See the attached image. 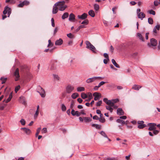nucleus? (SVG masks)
<instances>
[{
    "label": "nucleus",
    "mask_w": 160,
    "mask_h": 160,
    "mask_svg": "<svg viewBox=\"0 0 160 160\" xmlns=\"http://www.w3.org/2000/svg\"><path fill=\"white\" fill-rule=\"evenodd\" d=\"M94 8L95 11H98L99 8V6L97 4H95L94 5Z\"/></svg>",
    "instance_id": "nucleus-32"
},
{
    "label": "nucleus",
    "mask_w": 160,
    "mask_h": 160,
    "mask_svg": "<svg viewBox=\"0 0 160 160\" xmlns=\"http://www.w3.org/2000/svg\"><path fill=\"white\" fill-rule=\"evenodd\" d=\"M89 15L92 17L95 16V14L94 11L93 10H90L88 12Z\"/></svg>",
    "instance_id": "nucleus-22"
},
{
    "label": "nucleus",
    "mask_w": 160,
    "mask_h": 160,
    "mask_svg": "<svg viewBox=\"0 0 160 160\" xmlns=\"http://www.w3.org/2000/svg\"><path fill=\"white\" fill-rule=\"evenodd\" d=\"M142 87V86L137 84H134L132 86V89L138 91Z\"/></svg>",
    "instance_id": "nucleus-16"
},
{
    "label": "nucleus",
    "mask_w": 160,
    "mask_h": 160,
    "mask_svg": "<svg viewBox=\"0 0 160 160\" xmlns=\"http://www.w3.org/2000/svg\"><path fill=\"white\" fill-rule=\"evenodd\" d=\"M140 9L138 8L137 9V13L138 17L139 18H140L141 20H142L145 17V15L143 12H140Z\"/></svg>",
    "instance_id": "nucleus-5"
},
{
    "label": "nucleus",
    "mask_w": 160,
    "mask_h": 160,
    "mask_svg": "<svg viewBox=\"0 0 160 160\" xmlns=\"http://www.w3.org/2000/svg\"><path fill=\"white\" fill-rule=\"evenodd\" d=\"M105 83V82H103V81H102L98 85V87H101L102 85H103Z\"/></svg>",
    "instance_id": "nucleus-57"
},
{
    "label": "nucleus",
    "mask_w": 160,
    "mask_h": 160,
    "mask_svg": "<svg viewBox=\"0 0 160 160\" xmlns=\"http://www.w3.org/2000/svg\"><path fill=\"white\" fill-rule=\"evenodd\" d=\"M7 79V78H4L3 77H1L0 78V80L2 81V83L3 84L6 81Z\"/></svg>",
    "instance_id": "nucleus-41"
},
{
    "label": "nucleus",
    "mask_w": 160,
    "mask_h": 160,
    "mask_svg": "<svg viewBox=\"0 0 160 160\" xmlns=\"http://www.w3.org/2000/svg\"><path fill=\"white\" fill-rule=\"evenodd\" d=\"M109 60H108L107 59H104L103 60V62L105 64H107L108 63V61Z\"/></svg>",
    "instance_id": "nucleus-64"
},
{
    "label": "nucleus",
    "mask_w": 160,
    "mask_h": 160,
    "mask_svg": "<svg viewBox=\"0 0 160 160\" xmlns=\"http://www.w3.org/2000/svg\"><path fill=\"white\" fill-rule=\"evenodd\" d=\"M71 113L73 116L79 117L80 116V112L78 111H75L73 109L72 110Z\"/></svg>",
    "instance_id": "nucleus-13"
},
{
    "label": "nucleus",
    "mask_w": 160,
    "mask_h": 160,
    "mask_svg": "<svg viewBox=\"0 0 160 160\" xmlns=\"http://www.w3.org/2000/svg\"><path fill=\"white\" fill-rule=\"evenodd\" d=\"M98 120L101 122L102 123H104L105 122V119L104 117L99 118Z\"/></svg>",
    "instance_id": "nucleus-39"
},
{
    "label": "nucleus",
    "mask_w": 160,
    "mask_h": 160,
    "mask_svg": "<svg viewBox=\"0 0 160 160\" xmlns=\"http://www.w3.org/2000/svg\"><path fill=\"white\" fill-rule=\"evenodd\" d=\"M12 9L9 8L8 6L5 7L4 8V10L3 11V14L4 15L2 16V19L4 20L5 18H7V16L5 15L7 13L8 15V17H9L10 14L11 13Z\"/></svg>",
    "instance_id": "nucleus-2"
},
{
    "label": "nucleus",
    "mask_w": 160,
    "mask_h": 160,
    "mask_svg": "<svg viewBox=\"0 0 160 160\" xmlns=\"http://www.w3.org/2000/svg\"><path fill=\"white\" fill-rule=\"evenodd\" d=\"M12 92L9 94V97L7 99V100H4L3 101V102H5L6 103H7L9 102L12 98Z\"/></svg>",
    "instance_id": "nucleus-20"
},
{
    "label": "nucleus",
    "mask_w": 160,
    "mask_h": 160,
    "mask_svg": "<svg viewBox=\"0 0 160 160\" xmlns=\"http://www.w3.org/2000/svg\"><path fill=\"white\" fill-rule=\"evenodd\" d=\"M19 102L24 105H25L26 102L25 98L22 96L20 97V98Z\"/></svg>",
    "instance_id": "nucleus-18"
},
{
    "label": "nucleus",
    "mask_w": 160,
    "mask_h": 160,
    "mask_svg": "<svg viewBox=\"0 0 160 160\" xmlns=\"http://www.w3.org/2000/svg\"><path fill=\"white\" fill-rule=\"evenodd\" d=\"M51 23H52V26L53 27H55V23L54 22V19L53 18H51Z\"/></svg>",
    "instance_id": "nucleus-51"
},
{
    "label": "nucleus",
    "mask_w": 160,
    "mask_h": 160,
    "mask_svg": "<svg viewBox=\"0 0 160 160\" xmlns=\"http://www.w3.org/2000/svg\"><path fill=\"white\" fill-rule=\"evenodd\" d=\"M20 85H18V86H17L15 87V91L16 93L20 89Z\"/></svg>",
    "instance_id": "nucleus-50"
},
{
    "label": "nucleus",
    "mask_w": 160,
    "mask_h": 160,
    "mask_svg": "<svg viewBox=\"0 0 160 160\" xmlns=\"http://www.w3.org/2000/svg\"><path fill=\"white\" fill-rule=\"evenodd\" d=\"M61 108L63 112H65L66 111V107L64 104H61Z\"/></svg>",
    "instance_id": "nucleus-29"
},
{
    "label": "nucleus",
    "mask_w": 160,
    "mask_h": 160,
    "mask_svg": "<svg viewBox=\"0 0 160 160\" xmlns=\"http://www.w3.org/2000/svg\"><path fill=\"white\" fill-rule=\"evenodd\" d=\"M148 22L149 24H152L153 23V20L152 18H148Z\"/></svg>",
    "instance_id": "nucleus-38"
},
{
    "label": "nucleus",
    "mask_w": 160,
    "mask_h": 160,
    "mask_svg": "<svg viewBox=\"0 0 160 160\" xmlns=\"http://www.w3.org/2000/svg\"><path fill=\"white\" fill-rule=\"evenodd\" d=\"M103 56L106 59H107L108 60H109V56L107 53H104L103 54Z\"/></svg>",
    "instance_id": "nucleus-55"
},
{
    "label": "nucleus",
    "mask_w": 160,
    "mask_h": 160,
    "mask_svg": "<svg viewBox=\"0 0 160 160\" xmlns=\"http://www.w3.org/2000/svg\"><path fill=\"white\" fill-rule=\"evenodd\" d=\"M100 133L104 137L106 138H108L107 136V135L106 134L105 132H104V131H102L100 132Z\"/></svg>",
    "instance_id": "nucleus-36"
},
{
    "label": "nucleus",
    "mask_w": 160,
    "mask_h": 160,
    "mask_svg": "<svg viewBox=\"0 0 160 160\" xmlns=\"http://www.w3.org/2000/svg\"><path fill=\"white\" fill-rule=\"evenodd\" d=\"M41 130V128H38L37 130V132L36 133L35 135L37 137L38 135L39 134L40 130Z\"/></svg>",
    "instance_id": "nucleus-47"
},
{
    "label": "nucleus",
    "mask_w": 160,
    "mask_h": 160,
    "mask_svg": "<svg viewBox=\"0 0 160 160\" xmlns=\"http://www.w3.org/2000/svg\"><path fill=\"white\" fill-rule=\"evenodd\" d=\"M112 62L113 64L117 68H120L119 65L116 62L115 60L114 59H112Z\"/></svg>",
    "instance_id": "nucleus-23"
},
{
    "label": "nucleus",
    "mask_w": 160,
    "mask_h": 160,
    "mask_svg": "<svg viewBox=\"0 0 160 160\" xmlns=\"http://www.w3.org/2000/svg\"><path fill=\"white\" fill-rule=\"evenodd\" d=\"M53 77L54 78L57 80H60V78L59 77V76L57 75H53Z\"/></svg>",
    "instance_id": "nucleus-46"
},
{
    "label": "nucleus",
    "mask_w": 160,
    "mask_h": 160,
    "mask_svg": "<svg viewBox=\"0 0 160 160\" xmlns=\"http://www.w3.org/2000/svg\"><path fill=\"white\" fill-rule=\"evenodd\" d=\"M58 27H56L54 29V34L55 35L56 33L58 31Z\"/></svg>",
    "instance_id": "nucleus-63"
},
{
    "label": "nucleus",
    "mask_w": 160,
    "mask_h": 160,
    "mask_svg": "<svg viewBox=\"0 0 160 160\" xmlns=\"http://www.w3.org/2000/svg\"><path fill=\"white\" fill-rule=\"evenodd\" d=\"M68 15L69 14L68 12H65L62 16V19H64L67 18L68 17Z\"/></svg>",
    "instance_id": "nucleus-24"
},
{
    "label": "nucleus",
    "mask_w": 160,
    "mask_h": 160,
    "mask_svg": "<svg viewBox=\"0 0 160 160\" xmlns=\"http://www.w3.org/2000/svg\"><path fill=\"white\" fill-rule=\"evenodd\" d=\"M159 3V2L157 0H155L154 2V4L156 6H158Z\"/></svg>",
    "instance_id": "nucleus-56"
},
{
    "label": "nucleus",
    "mask_w": 160,
    "mask_h": 160,
    "mask_svg": "<svg viewBox=\"0 0 160 160\" xmlns=\"http://www.w3.org/2000/svg\"><path fill=\"white\" fill-rule=\"evenodd\" d=\"M112 102L114 104L118 102L119 101V100L118 99H115L112 100Z\"/></svg>",
    "instance_id": "nucleus-58"
},
{
    "label": "nucleus",
    "mask_w": 160,
    "mask_h": 160,
    "mask_svg": "<svg viewBox=\"0 0 160 160\" xmlns=\"http://www.w3.org/2000/svg\"><path fill=\"white\" fill-rule=\"evenodd\" d=\"M91 121V119L89 117H84L82 118L81 117V122H83L84 121L86 122H90Z\"/></svg>",
    "instance_id": "nucleus-14"
},
{
    "label": "nucleus",
    "mask_w": 160,
    "mask_h": 160,
    "mask_svg": "<svg viewBox=\"0 0 160 160\" xmlns=\"http://www.w3.org/2000/svg\"><path fill=\"white\" fill-rule=\"evenodd\" d=\"M150 43H148V47H150L151 46H156L157 44V41L154 38H152L150 39Z\"/></svg>",
    "instance_id": "nucleus-6"
},
{
    "label": "nucleus",
    "mask_w": 160,
    "mask_h": 160,
    "mask_svg": "<svg viewBox=\"0 0 160 160\" xmlns=\"http://www.w3.org/2000/svg\"><path fill=\"white\" fill-rule=\"evenodd\" d=\"M38 90L37 92L39 93L42 97L44 98L45 96V92L44 90L40 86H38Z\"/></svg>",
    "instance_id": "nucleus-4"
},
{
    "label": "nucleus",
    "mask_w": 160,
    "mask_h": 160,
    "mask_svg": "<svg viewBox=\"0 0 160 160\" xmlns=\"http://www.w3.org/2000/svg\"><path fill=\"white\" fill-rule=\"evenodd\" d=\"M144 123V122L143 121H138V123L139 124V125L142 124Z\"/></svg>",
    "instance_id": "nucleus-62"
},
{
    "label": "nucleus",
    "mask_w": 160,
    "mask_h": 160,
    "mask_svg": "<svg viewBox=\"0 0 160 160\" xmlns=\"http://www.w3.org/2000/svg\"><path fill=\"white\" fill-rule=\"evenodd\" d=\"M147 125L145 124H141V125H139L138 127V128H140V129H142V128H144V127H146Z\"/></svg>",
    "instance_id": "nucleus-37"
},
{
    "label": "nucleus",
    "mask_w": 160,
    "mask_h": 160,
    "mask_svg": "<svg viewBox=\"0 0 160 160\" xmlns=\"http://www.w3.org/2000/svg\"><path fill=\"white\" fill-rule=\"evenodd\" d=\"M24 132L26 133L27 134H29L31 132V131L30 129L28 128H26V129L24 130Z\"/></svg>",
    "instance_id": "nucleus-35"
},
{
    "label": "nucleus",
    "mask_w": 160,
    "mask_h": 160,
    "mask_svg": "<svg viewBox=\"0 0 160 160\" xmlns=\"http://www.w3.org/2000/svg\"><path fill=\"white\" fill-rule=\"evenodd\" d=\"M74 88L73 86L68 85L66 87V92L68 93H71L74 90Z\"/></svg>",
    "instance_id": "nucleus-8"
},
{
    "label": "nucleus",
    "mask_w": 160,
    "mask_h": 160,
    "mask_svg": "<svg viewBox=\"0 0 160 160\" xmlns=\"http://www.w3.org/2000/svg\"><path fill=\"white\" fill-rule=\"evenodd\" d=\"M137 35L139 38L140 40H141L142 42L144 41V38L142 36L141 33H137Z\"/></svg>",
    "instance_id": "nucleus-21"
},
{
    "label": "nucleus",
    "mask_w": 160,
    "mask_h": 160,
    "mask_svg": "<svg viewBox=\"0 0 160 160\" xmlns=\"http://www.w3.org/2000/svg\"><path fill=\"white\" fill-rule=\"evenodd\" d=\"M63 42L61 38H60L59 39L57 40L56 41L55 44L56 45H61L62 44Z\"/></svg>",
    "instance_id": "nucleus-17"
},
{
    "label": "nucleus",
    "mask_w": 160,
    "mask_h": 160,
    "mask_svg": "<svg viewBox=\"0 0 160 160\" xmlns=\"http://www.w3.org/2000/svg\"><path fill=\"white\" fill-rule=\"evenodd\" d=\"M47 129L46 128H43L42 130V133H45L47 132Z\"/></svg>",
    "instance_id": "nucleus-48"
},
{
    "label": "nucleus",
    "mask_w": 160,
    "mask_h": 160,
    "mask_svg": "<svg viewBox=\"0 0 160 160\" xmlns=\"http://www.w3.org/2000/svg\"><path fill=\"white\" fill-rule=\"evenodd\" d=\"M19 69L17 68L14 73V75L16 77L15 79V81H17L18 80L19 78L20 77V75L19 72Z\"/></svg>",
    "instance_id": "nucleus-11"
},
{
    "label": "nucleus",
    "mask_w": 160,
    "mask_h": 160,
    "mask_svg": "<svg viewBox=\"0 0 160 160\" xmlns=\"http://www.w3.org/2000/svg\"><path fill=\"white\" fill-rule=\"evenodd\" d=\"M93 95L95 97L94 100L95 101L98 100L99 98L101 97V94L100 93L97 92H94L93 93Z\"/></svg>",
    "instance_id": "nucleus-12"
},
{
    "label": "nucleus",
    "mask_w": 160,
    "mask_h": 160,
    "mask_svg": "<svg viewBox=\"0 0 160 160\" xmlns=\"http://www.w3.org/2000/svg\"><path fill=\"white\" fill-rule=\"evenodd\" d=\"M20 3L18 4V6L19 8H22L24 5L23 2H20Z\"/></svg>",
    "instance_id": "nucleus-44"
},
{
    "label": "nucleus",
    "mask_w": 160,
    "mask_h": 160,
    "mask_svg": "<svg viewBox=\"0 0 160 160\" xmlns=\"http://www.w3.org/2000/svg\"><path fill=\"white\" fill-rule=\"evenodd\" d=\"M22 2L23 3L24 5L27 6L29 4V2L28 1L25 0Z\"/></svg>",
    "instance_id": "nucleus-49"
},
{
    "label": "nucleus",
    "mask_w": 160,
    "mask_h": 160,
    "mask_svg": "<svg viewBox=\"0 0 160 160\" xmlns=\"http://www.w3.org/2000/svg\"><path fill=\"white\" fill-rule=\"evenodd\" d=\"M67 37L70 39H73L74 38V36L71 33H69L67 34Z\"/></svg>",
    "instance_id": "nucleus-34"
},
{
    "label": "nucleus",
    "mask_w": 160,
    "mask_h": 160,
    "mask_svg": "<svg viewBox=\"0 0 160 160\" xmlns=\"http://www.w3.org/2000/svg\"><path fill=\"white\" fill-rule=\"evenodd\" d=\"M106 109L108 110H109L111 112H112L113 109L110 106H106Z\"/></svg>",
    "instance_id": "nucleus-31"
},
{
    "label": "nucleus",
    "mask_w": 160,
    "mask_h": 160,
    "mask_svg": "<svg viewBox=\"0 0 160 160\" xmlns=\"http://www.w3.org/2000/svg\"><path fill=\"white\" fill-rule=\"evenodd\" d=\"M92 126L93 127H95L96 128L99 129L101 128V126L97 124H93L92 125Z\"/></svg>",
    "instance_id": "nucleus-33"
},
{
    "label": "nucleus",
    "mask_w": 160,
    "mask_h": 160,
    "mask_svg": "<svg viewBox=\"0 0 160 160\" xmlns=\"http://www.w3.org/2000/svg\"><path fill=\"white\" fill-rule=\"evenodd\" d=\"M57 6H54L53 7L52 13L53 14L56 13L58 11V8L56 7Z\"/></svg>",
    "instance_id": "nucleus-25"
},
{
    "label": "nucleus",
    "mask_w": 160,
    "mask_h": 160,
    "mask_svg": "<svg viewBox=\"0 0 160 160\" xmlns=\"http://www.w3.org/2000/svg\"><path fill=\"white\" fill-rule=\"evenodd\" d=\"M148 125L149 126L148 129L149 131H152L156 128L155 126H157V125L155 123H148Z\"/></svg>",
    "instance_id": "nucleus-9"
},
{
    "label": "nucleus",
    "mask_w": 160,
    "mask_h": 160,
    "mask_svg": "<svg viewBox=\"0 0 160 160\" xmlns=\"http://www.w3.org/2000/svg\"><path fill=\"white\" fill-rule=\"evenodd\" d=\"M38 114H39V111L36 110V112L34 115V118H36L37 117Z\"/></svg>",
    "instance_id": "nucleus-53"
},
{
    "label": "nucleus",
    "mask_w": 160,
    "mask_h": 160,
    "mask_svg": "<svg viewBox=\"0 0 160 160\" xmlns=\"http://www.w3.org/2000/svg\"><path fill=\"white\" fill-rule=\"evenodd\" d=\"M117 114L121 116L124 114V112L121 108H118L117 109Z\"/></svg>",
    "instance_id": "nucleus-15"
},
{
    "label": "nucleus",
    "mask_w": 160,
    "mask_h": 160,
    "mask_svg": "<svg viewBox=\"0 0 160 160\" xmlns=\"http://www.w3.org/2000/svg\"><path fill=\"white\" fill-rule=\"evenodd\" d=\"M102 102L101 100L99 101L96 104V105L97 106H101V104H102Z\"/></svg>",
    "instance_id": "nucleus-52"
},
{
    "label": "nucleus",
    "mask_w": 160,
    "mask_h": 160,
    "mask_svg": "<svg viewBox=\"0 0 160 160\" xmlns=\"http://www.w3.org/2000/svg\"><path fill=\"white\" fill-rule=\"evenodd\" d=\"M149 13L151 14H152L153 15H155V12L152 10H151L148 11Z\"/></svg>",
    "instance_id": "nucleus-45"
},
{
    "label": "nucleus",
    "mask_w": 160,
    "mask_h": 160,
    "mask_svg": "<svg viewBox=\"0 0 160 160\" xmlns=\"http://www.w3.org/2000/svg\"><path fill=\"white\" fill-rule=\"evenodd\" d=\"M159 132V131L157 130H153V133L155 134V135H156L157 134H158Z\"/></svg>",
    "instance_id": "nucleus-60"
},
{
    "label": "nucleus",
    "mask_w": 160,
    "mask_h": 160,
    "mask_svg": "<svg viewBox=\"0 0 160 160\" xmlns=\"http://www.w3.org/2000/svg\"><path fill=\"white\" fill-rule=\"evenodd\" d=\"M56 68V65L55 63L52 64L51 65V69L52 70H54Z\"/></svg>",
    "instance_id": "nucleus-43"
},
{
    "label": "nucleus",
    "mask_w": 160,
    "mask_h": 160,
    "mask_svg": "<svg viewBox=\"0 0 160 160\" xmlns=\"http://www.w3.org/2000/svg\"><path fill=\"white\" fill-rule=\"evenodd\" d=\"M99 118L97 115H95L93 117V119L94 120H98Z\"/></svg>",
    "instance_id": "nucleus-61"
},
{
    "label": "nucleus",
    "mask_w": 160,
    "mask_h": 160,
    "mask_svg": "<svg viewBox=\"0 0 160 160\" xmlns=\"http://www.w3.org/2000/svg\"><path fill=\"white\" fill-rule=\"evenodd\" d=\"M49 45L50 46V47H52L53 45V44L51 42V40L49 39L48 41Z\"/></svg>",
    "instance_id": "nucleus-59"
},
{
    "label": "nucleus",
    "mask_w": 160,
    "mask_h": 160,
    "mask_svg": "<svg viewBox=\"0 0 160 160\" xmlns=\"http://www.w3.org/2000/svg\"><path fill=\"white\" fill-rule=\"evenodd\" d=\"M65 3L64 1L58 2L55 3L54 6H58L59 10L62 11L64 10L67 7V5L65 4Z\"/></svg>",
    "instance_id": "nucleus-1"
},
{
    "label": "nucleus",
    "mask_w": 160,
    "mask_h": 160,
    "mask_svg": "<svg viewBox=\"0 0 160 160\" xmlns=\"http://www.w3.org/2000/svg\"><path fill=\"white\" fill-rule=\"evenodd\" d=\"M75 19L74 15L72 13H71L69 16L68 20L70 21H73Z\"/></svg>",
    "instance_id": "nucleus-19"
},
{
    "label": "nucleus",
    "mask_w": 160,
    "mask_h": 160,
    "mask_svg": "<svg viewBox=\"0 0 160 160\" xmlns=\"http://www.w3.org/2000/svg\"><path fill=\"white\" fill-rule=\"evenodd\" d=\"M88 98H89V100H91L92 98V93L91 92H88L87 94Z\"/></svg>",
    "instance_id": "nucleus-42"
},
{
    "label": "nucleus",
    "mask_w": 160,
    "mask_h": 160,
    "mask_svg": "<svg viewBox=\"0 0 160 160\" xmlns=\"http://www.w3.org/2000/svg\"><path fill=\"white\" fill-rule=\"evenodd\" d=\"M74 101H73V100H72L71 101V105H70V108H73V107L74 106Z\"/></svg>",
    "instance_id": "nucleus-54"
},
{
    "label": "nucleus",
    "mask_w": 160,
    "mask_h": 160,
    "mask_svg": "<svg viewBox=\"0 0 160 160\" xmlns=\"http://www.w3.org/2000/svg\"><path fill=\"white\" fill-rule=\"evenodd\" d=\"M89 23V21L87 19H86L81 22V28H83L86 27L85 26L88 25Z\"/></svg>",
    "instance_id": "nucleus-10"
},
{
    "label": "nucleus",
    "mask_w": 160,
    "mask_h": 160,
    "mask_svg": "<svg viewBox=\"0 0 160 160\" xmlns=\"http://www.w3.org/2000/svg\"><path fill=\"white\" fill-rule=\"evenodd\" d=\"M86 48L92 51L94 53H96V49L95 47L88 41H86Z\"/></svg>",
    "instance_id": "nucleus-3"
},
{
    "label": "nucleus",
    "mask_w": 160,
    "mask_h": 160,
    "mask_svg": "<svg viewBox=\"0 0 160 160\" xmlns=\"http://www.w3.org/2000/svg\"><path fill=\"white\" fill-rule=\"evenodd\" d=\"M116 122H117L121 124H123L124 123H125L124 121L120 118L117 119L116 120Z\"/></svg>",
    "instance_id": "nucleus-30"
},
{
    "label": "nucleus",
    "mask_w": 160,
    "mask_h": 160,
    "mask_svg": "<svg viewBox=\"0 0 160 160\" xmlns=\"http://www.w3.org/2000/svg\"><path fill=\"white\" fill-rule=\"evenodd\" d=\"M81 97L82 98L85 99L88 98V95L86 94L84 92H82L81 94Z\"/></svg>",
    "instance_id": "nucleus-28"
},
{
    "label": "nucleus",
    "mask_w": 160,
    "mask_h": 160,
    "mask_svg": "<svg viewBox=\"0 0 160 160\" xmlns=\"http://www.w3.org/2000/svg\"><path fill=\"white\" fill-rule=\"evenodd\" d=\"M20 122L22 125H24L26 124V121L23 119H21L20 121Z\"/></svg>",
    "instance_id": "nucleus-40"
},
{
    "label": "nucleus",
    "mask_w": 160,
    "mask_h": 160,
    "mask_svg": "<svg viewBox=\"0 0 160 160\" xmlns=\"http://www.w3.org/2000/svg\"><path fill=\"white\" fill-rule=\"evenodd\" d=\"M87 17V14L86 13H84L81 15V19H86Z\"/></svg>",
    "instance_id": "nucleus-27"
},
{
    "label": "nucleus",
    "mask_w": 160,
    "mask_h": 160,
    "mask_svg": "<svg viewBox=\"0 0 160 160\" xmlns=\"http://www.w3.org/2000/svg\"><path fill=\"white\" fill-rule=\"evenodd\" d=\"M79 96V94L76 92L73 93L71 95V97L73 99H75Z\"/></svg>",
    "instance_id": "nucleus-26"
},
{
    "label": "nucleus",
    "mask_w": 160,
    "mask_h": 160,
    "mask_svg": "<svg viewBox=\"0 0 160 160\" xmlns=\"http://www.w3.org/2000/svg\"><path fill=\"white\" fill-rule=\"evenodd\" d=\"M102 78L99 77H95L92 78H88L86 80V82L88 83L94 82L95 80L97 79H102Z\"/></svg>",
    "instance_id": "nucleus-7"
}]
</instances>
